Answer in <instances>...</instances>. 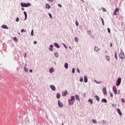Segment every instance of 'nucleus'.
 <instances>
[{"instance_id":"obj_1","label":"nucleus","mask_w":125,"mask_h":125,"mask_svg":"<svg viewBox=\"0 0 125 125\" xmlns=\"http://www.w3.org/2000/svg\"><path fill=\"white\" fill-rule=\"evenodd\" d=\"M75 100H76V98L75 96H71V100L69 99V105L71 106V105H74V102H75Z\"/></svg>"},{"instance_id":"obj_2","label":"nucleus","mask_w":125,"mask_h":125,"mask_svg":"<svg viewBox=\"0 0 125 125\" xmlns=\"http://www.w3.org/2000/svg\"><path fill=\"white\" fill-rule=\"evenodd\" d=\"M21 5L22 7H28V6H31V4L30 3H26L24 2H21Z\"/></svg>"},{"instance_id":"obj_3","label":"nucleus","mask_w":125,"mask_h":125,"mask_svg":"<svg viewBox=\"0 0 125 125\" xmlns=\"http://www.w3.org/2000/svg\"><path fill=\"white\" fill-rule=\"evenodd\" d=\"M121 81H122V79H121V78H119L118 79V80H117V83H116L117 86H119V85H120V84H121Z\"/></svg>"},{"instance_id":"obj_4","label":"nucleus","mask_w":125,"mask_h":125,"mask_svg":"<svg viewBox=\"0 0 125 125\" xmlns=\"http://www.w3.org/2000/svg\"><path fill=\"white\" fill-rule=\"evenodd\" d=\"M58 106L59 107H60V108H62V107H63V103H62V102H61L60 101V100H59L58 101Z\"/></svg>"},{"instance_id":"obj_5","label":"nucleus","mask_w":125,"mask_h":125,"mask_svg":"<svg viewBox=\"0 0 125 125\" xmlns=\"http://www.w3.org/2000/svg\"><path fill=\"white\" fill-rule=\"evenodd\" d=\"M113 91L115 93V94H118V91L117 90V87H116V86H113Z\"/></svg>"},{"instance_id":"obj_6","label":"nucleus","mask_w":125,"mask_h":125,"mask_svg":"<svg viewBox=\"0 0 125 125\" xmlns=\"http://www.w3.org/2000/svg\"><path fill=\"white\" fill-rule=\"evenodd\" d=\"M119 57L121 59H125V54L124 53H121L119 55Z\"/></svg>"},{"instance_id":"obj_7","label":"nucleus","mask_w":125,"mask_h":125,"mask_svg":"<svg viewBox=\"0 0 125 125\" xmlns=\"http://www.w3.org/2000/svg\"><path fill=\"white\" fill-rule=\"evenodd\" d=\"M102 91L104 95H107V91L106 90V87L103 88Z\"/></svg>"},{"instance_id":"obj_8","label":"nucleus","mask_w":125,"mask_h":125,"mask_svg":"<svg viewBox=\"0 0 125 125\" xmlns=\"http://www.w3.org/2000/svg\"><path fill=\"white\" fill-rule=\"evenodd\" d=\"M114 15H118L119 14V8L118 7L116 8L115 10V13H114Z\"/></svg>"},{"instance_id":"obj_9","label":"nucleus","mask_w":125,"mask_h":125,"mask_svg":"<svg viewBox=\"0 0 125 125\" xmlns=\"http://www.w3.org/2000/svg\"><path fill=\"white\" fill-rule=\"evenodd\" d=\"M50 88L52 90H53L54 91H55L56 88L55 87V85H50Z\"/></svg>"},{"instance_id":"obj_10","label":"nucleus","mask_w":125,"mask_h":125,"mask_svg":"<svg viewBox=\"0 0 125 125\" xmlns=\"http://www.w3.org/2000/svg\"><path fill=\"white\" fill-rule=\"evenodd\" d=\"M68 92L67 90H65L62 93V96H66V95H68Z\"/></svg>"},{"instance_id":"obj_11","label":"nucleus","mask_w":125,"mask_h":125,"mask_svg":"<svg viewBox=\"0 0 125 125\" xmlns=\"http://www.w3.org/2000/svg\"><path fill=\"white\" fill-rule=\"evenodd\" d=\"M75 96H76V100H78V101L80 102V101H81V99H80V96L78 95H76Z\"/></svg>"},{"instance_id":"obj_12","label":"nucleus","mask_w":125,"mask_h":125,"mask_svg":"<svg viewBox=\"0 0 125 125\" xmlns=\"http://www.w3.org/2000/svg\"><path fill=\"white\" fill-rule=\"evenodd\" d=\"M117 112L120 115V116H122L123 115V113H122V112L121 111V110L119 108H118L117 109Z\"/></svg>"},{"instance_id":"obj_13","label":"nucleus","mask_w":125,"mask_h":125,"mask_svg":"<svg viewBox=\"0 0 125 125\" xmlns=\"http://www.w3.org/2000/svg\"><path fill=\"white\" fill-rule=\"evenodd\" d=\"M49 50L50 51H53V45H50V47L49 48Z\"/></svg>"},{"instance_id":"obj_14","label":"nucleus","mask_w":125,"mask_h":125,"mask_svg":"<svg viewBox=\"0 0 125 125\" xmlns=\"http://www.w3.org/2000/svg\"><path fill=\"white\" fill-rule=\"evenodd\" d=\"M1 28H2V29H6V30H8V27H7V25H2Z\"/></svg>"},{"instance_id":"obj_15","label":"nucleus","mask_w":125,"mask_h":125,"mask_svg":"<svg viewBox=\"0 0 125 125\" xmlns=\"http://www.w3.org/2000/svg\"><path fill=\"white\" fill-rule=\"evenodd\" d=\"M54 45H55L56 47H57V48H60V46H59V44H58L57 43H54Z\"/></svg>"},{"instance_id":"obj_16","label":"nucleus","mask_w":125,"mask_h":125,"mask_svg":"<svg viewBox=\"0 0 125 125\" xmlns=\"http://www.w3.org/2000/svg\"><path fill=\"white\" fill-rule=\"evenodd\" d=\"M23 14L24 15V16H25L24 20H26L27 19V12H26V11H24Z\"/></svg>"},{"instance_id":"obj_17","label":"nucleus","mask_w":125,"mask_h":125,"mask_svg":"<svg viewBox=\"0 0 125 125\" xmlns=\"http://www.w3.org/2000/svg\"><path fill=\"white\" fill-rule=\"evenodd\" d=\"M84 83H87V77L86 76H84Z\"/></svg>"},{"instance_id":"obj_18","label":"nucleus","mask_w":125,"mask_h":125,"mask_svg":"<svg viewBox=\"0 0 125 125\" xmlns=\"http://www.w3.org/2000/svg\"><path fill=\"white\" fill-rule=\"evenodd\" d=\"M60 96H61V95H60V94L59 93H58L57 94V98L58 99H59V98H60Z\"/></svg>"},{"instance_id":"obj_19","label":"nucleus","mask_w":125,"mask_h":125,"mask_svg":"<svg viewBox=\"0 0 125 125\" xmlns=\"http://www.w3.org/2000/svg\"><path fill=\"white\" fill-rule=\"evenodd\" d=\"M46 8H47V9H49L50 8V5L48 4H46Z\"/></svg>"},{"instance_id":"obj_20","label":"nucleus","mask_w":125,"mask_h":125,"mask_svg":"<svg viewBox=\"0 0 125 125\" xmlns=\"http://www.w3.org/2000/svg\"><path fill=\"white\" fill-rule=\"evenodd\" d=\"M102 102H104L105 103H107V100H106V99H103L102 100Z\"/></svg>"},{"instance_id":"obj_21","label":"nucleus","mask_w":125,"mask_h":125,"mask_svg":"<svg viewBox=\"0 0 125 125\" xmlns=\"http://www.w3.org/2000/svg\"><path fill=\"white\" fill-rule=\"evenodd\" d=\"M54 70H53V68H51L49 69V72L50 73H52L53 72H54Z\"/></svg>"},{"instance_id":"obj_22","label":"nucleus","mask_w":125,"mask_h":125,"mask_svg":"<svg viewBox=\"0 0 125 125\" xmlns=\"http://www.w3.org/2000/svg\"><path fill=\"white\" fill-rule=\"evenodd\" d=\"M64 67L65 69H67L68 68V63L67 62H66L64 64Z\"/></svg>"},{"instance_id":"obj_23","label":"nucleus","mask_w":125,"mask_h":125,"mask_svg":"<svg viewBox=\"0 0 125 125\" xmlns=\"http://www.w3.org/2000/svg\"><path fill=\"white\" fill-rule=\"evenodd\" d=\"M88 102H90L91 104H93V101H92V99H89Z\"/></svg>"},{"instance_id":"obj_24","label":"nucleus","mask_w":125,"mask_h":125,"mask_svg":"<svg viewBox=\"0 0 125 125\" xmlns=\"http://www.w3.org/2000/svg\"><path fill=\"white\" fill-rule=\"evenodd\" d=\"M99 48H98V47L97 46H95L94 47V50H95L96 51H98V50H99Z\"/></svg>"},{"instance_id":"obj_25","label":"nucleus","mask_w":125,"mask_h":125,"mask_svg":"<svg viewBox=\"0 0 125 125\" xmlns=\"http://www.w3.org/2000/svg\"><path fill=\"white\" fill-rule=\"evenodd\" d=\"M106 60H108V61H110V57L108 56H106Z\"/></svg>"},{"instance_id":"obj_26","label":"nucleus","mask_w":125,"mask_h":125,"mask_svg":"<svg viewBox=\"0 0 125 125\" xmlns=\"http://www.w3.org/2000/svg\"><path fill=\"white\" fill-rule=\"evenodd\" d=\"M24 70L25 72H26V73H28V68H27V67L24 66Z\"/></svg>"},{"instance_id":"obj_27","label":"nucleus","mask_w":125,"mask_h":125,"mask_svg":"<svg viewBox=\"0 0 125 125\" xmlns=\"http://www.w3.org/2000/svg\"><path fill=\"white\" fill-rule=\"evenodd\" d=\"M95 97L96 100H97L98 101H99L100 99L99 98V97H98V96H95Z\"/></svg>"},{"instance_id":"obj_28","label":"nucleus","mask_w":125,"mask_h":125,"mask_svg":"<svg viewBox=\"0 0 125 125\" xmlns=\"http://www.w3.org/2000/svg\"><path fill=\"white\" fill-rule=\"evenodd\" d=\"M55 56L57 57V58H58V56H59V55L57 52H56V53H55Z\"/></svg>"},{"instance_id":"obj_29","label":"nucleus","mask_w":125,"mask_h":125,"mask_svg":"<svg viewBox=\"0 0 125 125\" xmlns=\"http://www.w3.org/2000/svg\"><path fill=\"white\" fill-rule=\"evenodd\" d=\"M92 122L93 123V124H97V121L95 119H93Z\"/></svg>"},{"instance_id":"obj_30","label":"nucleus","mask_w":125,"mask_h":125,"mask_svg":"<svg viewBox=\"0 0 125 125\" xmlns=\"http://www.w3.org/2000/svg\"><path fill=\"white\" fill-rule=\"evenodd\" d=\"M74 40H75L76 42H79V40H78V38H77V37H75L74 38Z\"/></svg>"},{"instance_id":"obj_31","label":"nucleus","mask_w":125,"mask_h":125,"mask_svg":"<svg viewBox=\"0 0 125 125\" xmlns=\"http://www.w3.org/2000/svg\"><path fill=\"white\" fill-rule=\"evenodd\" d=\"M117 52H115V57L116 60H117V59H118V57L117 56Z\"/></svg>"},{"instance_id":"obj_32","label":"nucleus","mask_w":125,"mask_h":125,"mask_svg":"<svg viewBox=\"0 0 125 125\" xmlns=\"http://www.w3.org/2000/svg\"><path fill=\"white\" fill-rule=\"evenodd\" d=\"M75 24H76V26H79V22H78V21H76Z\"/></svg>"},{"instance_id":"obj_33","label":"nucleus","mask_w":125,"mask_h":125,"mask_svg":"<svg viewBox=\"0 0 125 125\" xmlns=\"http://www.w3.org/2000/svg\"><path fill=\"white\" fill-rule=\"evenodd\" d=\"M31 36H34V30L31 31Z\"/></svg>"},{"instance_id":"obj_34","label":"nucleus","mask_w":125,"mask_h":125,"mask_svg":"<svg viewBox=\"0 0 125 125\" xmlns=\"http://www.w3.org/2000/svg\"><path fill=\"white\" fill-rule=\"evenodd\" d=\"M80 82H81V83L83 82V78H81L80 79Z\"/></svg>"},{"instance_id":"obj_35","label":"nucleus","mask_w":125,"mask_h":125,"mask_svg":"<svg viewBox=\"0 0 125 125\" xmlns=\"http://www.w3.org/2000/svg\"><path fill=\"white\" fill-rule=\"evenodd\" d=\"M102 9L104 12H106V9H105V8H102Z\"/></svg>"},{"instance_id":"obj_36","label":"nucleus","mask_w":125,"mask_h":125,"mask_svg":"<svg viewBox=\"0 0 125 125\" xmlns=\"http://www.w3.org/2000/svg\"><path fill=\"white\" fill-rule=\"evenodd\" d=\"M108 33L110 34L111 33V30H110V28H107Z\"/></svg>"},{"instance_id":"obj_37","label":"nucleus","mask_w":125,"mask_h":125,"mask_svg":"<svg viewBox=\"0 0 125 125\" xmlns=\"http://www.w3.org/2000/svg\"><path fill=\"white\" fill-rule=\"evenodd\" d=\"M49 16L50 18H51V19H52V15H51V14L49 13Z\"/></svg>"},{"instance_id":"obj_38","label":"nucleus","mask_w":125,"mask_h":125,"mask_svg":"<svg viewBox=\"0 0 125 125\" xmlns=\"http://www.w3.org/2000/svg\"><path fill=\"white\" fill-rule=\"evenodd\" d=\"M58 6H59V7H62V5L61 4H58Z\"/></svg>"},{"instance_id":"obj_39","label":"nucleus","mask_w":125,"mask_h":125,"mask_svg":"<svg viewBox=\"0 0 125 125\" xmlns=\"http://www.w3.org/2000/svg\"><path fill=\"white\" fill-rule=\"evenodd\" d=\"M16 22H18L19 21V18H17L16 19Z\"/></svg>"},{"instance_id":"obj_40","label":"nucleus","mask_w":125,"mask_h":125,"mask_svg":"<svg viewBox=\"0 0 125 125\" xmlns=\"http://www.w3.org/2000/svg\"><path fill=\"white\" fill-rule=\"evenodd\" d=\"M87 33H88V35H91V31H88Z\"/></svg>"},{"instance_id":"obj_41","label":"nucleus","mask_w":125,"mask_h":125,"mask_svg":"<svg viewBox=\"0 0 125 125\" xmlns=\"http://www.w3.org/2000/svg\"><path fill=\"white\" fill-rule=\"evenodd\" d=\"M22 125H27V122H23V123L22 124Z\"/></svg>"},{"instance_id":"obj_42","label":"nucleus","mask_w":125,"mask_h":125,"mask_svg":"<svg viewBox=\"0 0 125 125\" xmlns=\"http://www.w3.org/2000/svg\"><path fill=\"white\" fill-rule=\"evenodd\" d=\"M48 1H49L50 2H53V1L54 0H47Z\"/></svg>"},{"instance_id":"obj_43","label":"nucleus","mask_w":125,"mask_h":125,"mask_svg":"<svg viewBox=\"0 0 125 125\" xmlns=\"http://www.w3.org/2000/svg\"><path fill=\"white\" fill-rule=\"evenodd\" d=\"M23 32H26V31H25V30H24V29H21V33H23Z\"/></svg>"},{"instance_id":"obj_44","label":"nucleus","mask_w":125,"mask_h":125,"mask_svg":"<svg viewBox=\"0 0 125 125\" xmlns=\"http://www.w3.org/2000/svg\"><path fill=\"white\" fill-rule=\"evenodd\" d=\"M105 124H106V122H105V121L103 120V125H105Z\"/></svg>"},{"instance_id":"obj_45","label":"nucleus","mask_w":125,"mask_h":125,"mask_svg":"<svg viewBox=\"0 0 125 125\" xmlns=\"http://www.w3.org/2000/svg\"><path fill=\"white\" fill-rule=\"evenodd\" d=\"M72 73H75V68H74L72 69Z\"/></svg>"},{"instance_id":"obj_46","label":"nucleus","mask_w":125,"mask_h":125,"mask_svg":"<svg viewBox=\"0 0 125 125\" xmlns=\"http://www.w3.org/2000/svg\"><path fill=\"white\" fill-rule=\"evenodd\" d=\"M77 72L80 74V69H79L78 68L77 69Z\"/></svg>"},{"instance_id":"obj_47","label":"nucleus","mask_w":125,"mask_h":125,"mask_svg":"<svg viewBox=\"0 0 125 125\" xmlns=\"http://www.w3.org/2000/svg\"><path fill=\"white\" fill-rule=\"evenodd\" d=\"M14 41H17V38L16 37H14Z\"/></svg>"},{"instance_id":"obj_48","label":"nucleus","mask_w":125,"mask_h":125,"mask_svg":"<svg viewBox=\"0 0 125 125\" xmlns=\"http://www.w3.org/2000/svg\"><path fill=\"white\" fill-rule=\"evenodd\" d=\"M122 102H123V103H125V100H124L123 99H121Z\"/></svg>"},{"instance_id":"obj_49","label":"nucleus","mask_w":125,"mask_h":125,"mask_svg":"<svg viewBox=\"0 0 125 125\" xmlns=\"http://www.w3.org/2000/svg\"><path fill=\"white\" fill-rule=\"evenodd\" d=\"M34 44H37V41L34 42Z\"/></svg>"},{"instance_id":"obj_50","label":"nucleus","mask_w":125,"mask_h":125,"mask_svg":"<svg viewBox=\"0 0 125 125\" xmlns=\"http://www.w3.org/2000/svg\"><path fill=\"white\" fill-rule=\"evenodd\" d=\"M110 96L111 97H113V93H110Z\"/></svg>"},{"instance_id":"obj_51","label":"nucleus","mask_w":125,"mask_h":125,"mask_svg":"<svg viewBox=\"0 0 125 125\" xmlns=\"http://www.w3.org/2000/svg\"><path fill=\"white\" fill-rule=\"evenodd\" d=\"M113 46V44H112V42H110V47H112Z\"/></svg>"},{"instance_id":"obj_52","label":"nucleus","mask_w":125,"mask_h":125,"mask_svg":"<svg viewBox=\"0 0 125 125\" xmlns=\"http://www.w3.org/2000/svg\"><path fill=\"white\" fill-rule=\"evenodd\" d=\"M29 72H30L31 73H33V70L32 69H30Z\"/></svg>"},{"instance_id":"obj_53","label":"nucleus","mask_w":125,"mask_h":125,"mask_svg":"<svg viewBox=\"0 0 125 125\" xmlns=\"http://www.w3.org/2000/svg\"><path fill=\"white\" fill-rule=\"evenodd\" d=\"M63 45H64V47H65L66 49H67V46H66V45H65V44H63Z\"/></svg>"},{"instance_id":"obj_54","label":"nucleus","mask_w":125,"mask_h":125,"mask_svg":"<svg viewBox=\"0 0 125 125\" xmlns=\"http://www.w3.org/2000/svg\"><path fill=\"white\" fill-rule=\"evenodd\" d=\"M26 55H27V54L25 53L24 55V57H26Z\"/></svg>"},{"instance_id":"obj_55","label":"nucleus","mask_w":125,"mask_h":125,"mask_svg":"<svg viewBox=\"0 0 125 125\" xmlns=\"http://www.w3.org/2000/svg\"><path fill=\"white\" fill-rule=\"evenodd\" d=\"M102 23H103V25H104V21H103Z\"/></svg>"},{"instance_id":"obj_56","label":"nucleus","mask_w":125,"mask_h":125,"mask_svg":"<svg viewBox=\"0 0 125 125\" xmlns=\"http://www.w3.org/2000/svg\"><path fill=\"white\" fill-rule=\"evenodd\" d=\"M22 10H25V9L24 8H21Z\"/></svg>"},{"instance_id":"obj_57","label":"nucleus","mask_w":125,"mask_h":125,"mask_svg":"<svg viewBox=\"0 0 125 125\" xmlns=\"http://www.w3.org/2000/svg\"><path fill=\"white\" fill-rule=\"evenodd\" d=\"M101 20H102V22H103L104 20H103V19L102 18H101Z\"/></svg>"},{"instance_id":"obj_58","label":"nucleus","mask_w":125,"mask_h":125,"mask_svg":"<svg viewBox=\"0 0 125 125\" xmlns=\"http://www.w3.org/2000/svg\"><path fill=\"white\" fill-rule=\"evenodd\" d=\"M62 125H64V124L62 123Z\"/></svg>"}]
</instances>
